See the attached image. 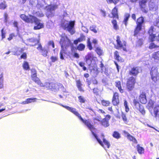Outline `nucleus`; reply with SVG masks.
<instances>
[{
    "mask_svg": "<svg viewBox=\"0 0 159 159\" xmlns=\"http://www.w3.org/2000/svg\"><path fill=\"white\" fill-rule=\"evenodd\" d=\"M37 49L39 50L42 51L43 49L42 48V47L40 44H38V46L37 48Z\"/></svg>",
    "mask_w": 159,
    "mask_h": 159,
    "instance_id": "61",
    "label": "nucleus"
},
{
    "mask_svg": "<svg viewBox=\"0 0 159 159\" xmlns=\"http://www.w3.org/2000/svg\"><path fill=\"white\" fill-rule=\"evenodd\" d=\"M135 83V79L133 77H130L127 83V88L129 91L133 90Z\"/></svg>",
    "mask_w": 159,
    "mask_h": 159,
    "instance_id": "8",
    "label": "nucleus"
},
{
    "mask_svg": "<svg viewBox=\"0 0 159 159\" xmlns=\"http://www.w3.org/2000/svg\"><path fill=\"white\" fill-rule=\"evenodd\" d=\"M85 48V46L82 43L80 44L77 47V49L80 51L83 50Z\"/></svg>",
    "mask_w": 159,
    "mask_h": 159,
    "instance_id": "43",
    "label": "nucleus"
},
{
    "mask_svg": "<svg viewBox=\"0 0 159 159\" xmlns=\"http://www.w3.org/2000/svg\"><path fill=\"white\" fill-rule=\"evenodd\" d=\"M154 103V102L150 99L149 100V102L147 104V107L149 108H152Z\"/></svg>",
    "mask_w": 159,
    "mask_h": 159,
    "instance_id": "34",
    "label": "nucleus"
},
{
    "mask_svg": "<svg viewBox=\"0 0 159 159\" xmlns=\"http://www.w3.org/2000/svg\"><path fill=\"white\" fill-rule=\"evenodd\" d=\"M137 148L138 152L140 154L143 153L144 152V148L140 147L139 145H138L137 146Z\"/></svg>",
    "mask_w": 159,
    "mask_h": 159,
    "instance_id": "29",
    "label": "nucleus"
},
{
    "mask_svg": "<svg viewBox=\"0 0 159 159\" xmlns=\"http://www.w3.org/2000/svg\"><path fill=\"white\" fill-rule=\"evenodd\" d=\"M3 30V29H2L1 30L2 36V39H3L5 38V33L4 32Z\"/></svg>",
    "mask_w": 159,
    "mask_h": 159,
    "instance_id": "58",
    "label": "nucleus"
},
{
    "mask_svg": "<svg viewBox=\"0 0 159 159\" xmlns=\"http://www.w3.org/2000/svg\"><path fill=\"white\" fill-rule=\"evenodd\" d=\"M48 44L49 46H52V48H54V45L53 41H49Z\"/></svg>",
    "mask_w": 159,
    "mask_h": 159,
    "instance_id": "55",
    "label": "nucleus"
},
{
    "mask_svg": "<svg viewBox=\"0 0 159 159\" xmlns=\"http://www.w3.org/2000/svg\"><path fill=\"white\" fill-rule=\"evenodd\" d=\"M27 58V54L26 53H24L20 56L21 59H25Z\"/></svg>",
    "mask_w": 159,
    "mask_h": 159,
    "instance_id": "53",
    "label": "nucleus"
},
{
    "mask_svg": "<svg viewBox=\"0 0 159 159\" xmlns=\"http://www.w3.org/2000/svg\"><path fill=\"white\" fill-rule=\"evenodd\" d=\"M152 57L155 59L159 60V51L153 53L152 54Z\"/></svg>",
    "mask_w": 159,
    "mask_h": 159,
    "instance_id": "28",
    "label": "nucleus"
},
{
    "mask_svg": "<svg viewBox=\"0 0 159 159\" xmlns=\"http://www.w3.org/2000/svg\"><path fill=\"white\" fill-rule=\"evenodd\" d=\"M130 17V15L129 14L126 13L125 15V18L124 20V22L125 25H127V22L128 21V19Z\"/></svg>",
    "mask_w": 159,
    "mask_h": 159,
    "instance_id": "35",
    "label": "nucleus"
},
{
    "mask_svg": "<svg viewBox=\"0 0 159 159\" xmlns=\"http://www.w3.org/2000/svg\"><path fill=\"white\" fill-rule=\"evenodd\" d=\"M118 94L117 93H114L112 99V103L114 105H117L119 103Z\"/></svg>",
    "mask_w": 159,
    "mask_h": 159,
    "instance_id": "14",
    "label": "nucleus"
},
{
    "mask_svg": "<svg viewBox=\"0 0 159 159\" xmlns=\"http://www.w3.org/2000/svg\"><path fill=\"white\" fill-rule=\"evenodd\" d=\"M7 7L5 2H2L0 3V9H5Z\"/></svg>",
    "mask_w": 159,
    "mask_h": 159,
    "instance_id": "45",
    "label": "nucleus"
},
{
    "mask_svg": "<svg viewBox=\"0 0 159 159\" xmlns=\"http://www.w3.org/2000/svg\"><path fill=\"white\" fill-rule=\"evenodd\" d=\"M149 6L150 10L155 11L157 9V6L151 1H150L149 2Z\"/></svg>",
    "mask_w": 159,
    "mask_h": 159,
    "instance_id": "18",
    "label": "nucleus"
},
{
    "mask_svg": "<svg viewBox=\"0 0 159 159\" xmlns=\"http://www.w3.org/2000/svg\"><path fill=\"white\" fill-rule=\"evenodd\" d=\"M156 29L153 26H151L148 31L150 35L149 39L152 41L155 40V37Z\"/></svg>",
    "mask_w": 159,
    "mask_h": 159,
    "instance_id": "11",
    "label": "nucleus"
},
{
    "mask_svg": "<svg viewBox=\"0 0 159 159\" xmlns=\"http://www.w3.org/2000/svg\"><path fill=\"white\" fill-rule=\"evenodd\" d=\"M20 17L26 22L31 23H35L36 26L34 27V30L40 29L43 28L44 27V25L40 22V21L35 17L33 16L29 15V16H27L25 14H21L20 15Z\"/></svg>",
    "mask_w": 159,
    "mask_h": 159,
    "instance_id": "2",
    "label": "nucleus"
},
{
    "mask_svg": "<svg viewBox=\"0 0 159 159\" xmlns=\"http://www.w3.org/2000/svg\"><path fill=\"white\" fill-rule=\"evenodd\" d=\"M36 100H37V98H34L27 99V103L28 104L31 102H36Z\"/></svg>",
    "mask_w": 159,
    "mask_h": 159,
    "instance_id": "39",
    "label": "nucleus"
},
{
    "mask_svg": "<svg viewBox=\"0 0 159 159\" xmlns=\"http://www.w3.org/2000/svg\"><path fill=\"white\" fill-rule=\"evenodd\" d=\"M92 43L94 44H96L97 43V40L95 39H93V40Z\"/></svg>",
    "mask_w": 159,
    "mask_h": 159,
    "instance_id": "64",
    "label": "nucleus"
},
{
    "mask_svg": "<svg viewBox=\"0 0 159 159\" xmlns=\"http://www.w3.org/2000/svg\"><path fill=\"white\" fill-rule=\"evenodd\" d=\"M41 83L42 84H38L40 85L41 87H43L45 88H46L47 89H51V83L46 82V83H45L44 84H43L41 81Z\"/></svg>",
    "mask_w": 159,
    "mask_h": 159,
    "instance_id": "21",
    "label": "nucleus"
},
{
    "mask_svg": "<svg viewBox=\"0 0 159 159\" xmlns=\"http://www.w3.org/2000/svg\"><path fill=\"white\" fill-rule=\"evenodd\" d=\"M101 103L104 106H109L110 103V102L107 100H102L101 101Z\"/></svg>",
    "mask_w": 159,
    "mask_h": 159,
    "instance_id": "33",
    "label": "nucleus"
},
{
    "mask_svg": "<svg viewBox=\"0 0 159 159\" xmlns=\"http://www.w3.org/2000/svg\"><path fill=\"white\" fill-rule=\"evenodd\" d=\"M15 35L13 34H10L9 36V37L8 38V40L9 41L11 40L12 39L13 37L15 36Z\"/></svg>",
    "mask_w": 159,
    "mask_h": 159,
    "instance_id": "59",
    "label": "nucleus"
},
{
    "mask_svg": "<svg viewBox=\"0 0 159 159\" xmlns=\"http://www.w3.org/2000/svg\"><path fill=\"white\" fill-rule=\"evenodd\" d=\"M119 1V0H107V3H113L115 4H117Z\"/></svg>",
    "mask_w": 159,
    "mask_h": 159,
    "instance_id": "44",
    "label": "nucleus"
},
{
    "mask_svg": "<svg viewBox=\"0 0 159 159\" xmlns=\"http://www.w3.org/2000/svg\"><path fill=\"white\" fill-rule=\"evenodd\" d=\"M121 117L123 120L124 122H126L127 121V119L126 118V115L125 114L122 113L121 115Z\"/></svg>",
    "mask_w": 159,
    "mask_h": 159,
    "instance_id": "50",
    "label": "nucleus"
},
{
    "mask_svg": "<svg viewBox=\"0 0 159 159\" xmlns=\"http://www.w3.org/2000/svg\"><path fill=\"white\" fill-rule=\"evenodd\" d=\"M98 111L99 113H102V114H105V112L104 111L102 110V109H99L98 110Z\"/></svg>",
    "mask_w": 159,
    "mask_h": 159,
    "instance_id": "62",
    "label": "nucleus"
},
{
    "mask_svg": "<svg viewBox=\"0 0 159 159\" xmlns=\"http://www.w3.org/2000/svg\"><path fill=\"white\" fill-rule=\"evenodd\" d=\"M22 66L23 69L26 70L29 69L30 67L28 63L26 61H24L22 65Z\"/></svg>",
    "mask_w": 159,
    "mask_h": 159,
    "instance_id": "26",
    "label": "nucleus"
},
{
    "mask_svg": "<svg viewBox=\"0 0 159 159\" xmlns=\"http://www.w3.org/2000/svg\"><path fill=\"white\" fill-rule=\"evenodd\" d=\"M63 107L66 108L67 110L69 111L76 116L78 117L79 119L81 121H82L85 125L87 126L88 128L91 131L93 134L95 138L97 140L99 143L104 148H105L103 143L105 144V145L107 146L108 148H109L110 146L109 142L107 140L105 139L104 138V135L103 134H102L101 135V138L102 139L103 142L101 141L99 139L97 135L94 133L93 130L95 129L93 126L91 124V121L89 120H84L81 117L79 113L76 111V109L72 107H70L69 106H64L62 104L61 105Z\"/></svg>",
    "mask_w": 159,
    "mask_h": 159,
    "instance_id": "1",
    "label": "nucleus"
},
{
    "mask_svg": "<svg viewBox=\"0 0 159 159\" xmlns=\"http://www.w3.org/2000/svg\"><path fill=\"white\" fill-rule=\"evenodd\" d=\"M154 114L156 117L159 116V104L155 105L154 108Z\"/></svg>",
    "mask_w": 159,
    "mask_h": 159,
    "instance_id": "20",
    "label": "nucleus"
},
{
    "mask_svg": "<svg viewBox=\"0 0 159 159\" xmlns=\"http://www.w3.org/2000/svg\"><path fill=\"white\" fill-rule=\"evenodd\" d=\"M150 75L153 81L155 83L158 81L159 79V74L157 67L153 66L152 68L150 71Z\"/></svg>",
    "mask_w": 159,
    "mask_h": 159,
    "instance_id": "5",
    "label": "nucleus"
},
{
    "mask_svg": "<svg viewBox=\"0 0 159 159\" xmlns=\"http://www.w3.org/2000/svg\"><path fill=\"white\" fill-rule=\"evenodd\" d=\"M115 84L116 87L118 88L121 93H123V90L121 89V87L120 81H116L115 82Z\"/></svg>",
    "mask_w": 159,
    "mask_h": 159,
    "instance_id": "22",
    "label": "nucleus"
},
{
    "mask_svg": "<svg viewBox=\"0 0 159 159\" xmlns=\"http://www.w3.org/2000/svg\"><path fill=\"white\" fill-rule=\"evenodd\" d=\"M128 103L126 100H124V106L125 107V111L127 112L129 111V109L128 106Z\"/></svg>",
    "mask_w": 159,
    "mask_h": 159,
    "instance_id": "42",
    "label": "nucleus"
},
{
    "mask_svg": "<svg viewBox=\"0 0 159 159\" xmlns=\"http://www.w3.org/2000/svg\"><path fill=\"white\" fill-rule=\"evenodd\" d=\"M116 42L117 46L123 48L124 51H126V49L125 47L126 46V43L125 41H123L122 42L120 40V37L117 36Z\"/></svg>",
    "mask_w": 159,
    "mask_h": 159,
    "instance_id": "10",
    "label": "nucleus"
},
{
    "mask_svg": "<svg viewBox=\"0 0 159 159\" xmlns=\"http://www.w3.org/2000/svg\"><path fill=\"white\" fill-rule=\"evenodd\" d=\"M123 132L125 134V136H126L127 137L128 139H129L131 141H132L135 143H137V140L134 137L130 135L129 133L125 131H124Z\"/></svg>",
    "mask_w": 159,
    "mask_h": 159,
    "instance_id": "15",
    "label": "nucleus"
},
{
    "mask_svg": "<svg viewBox=\"0 0 159 159\" xmlns=\"http://www.w3.org/2000/svg\"><path fill=\"white\" fill-rule=\"evenodd\" d=\"M112 23L113 26V28L115 30H118L119 29L118 26L117 24L116 21L115 20L112 21Z\"/></svg>",
    "mask_w": 159,
    "mask_h": 159,
    "instance_id": "41",
    "label": "nucleus"
},
{
    "mask_svg": "<svg viewBox=\"0 0 159 159\" xmlns=\"http://www.w3.org/2000/svg\"><path fill=\"white\" fill-rule=\"evenodd\" d=\"M96 26L92 25L90 27V30L95 33H97L98 29H97Z\"/></svg>",
    "mask_w": 159,
    "mask_h": 159,
    "instance_id": "37",
    "label": "nucleus"
},
{
    "mask_svg": "<svg viewBox=\"0 0 159 159\" xmlns=\"http://www.w3.org/2000/svg\"><path fill=\"white\" fill-rule=\"evenodd\" d=\"M8 14L7 13H5L4 14V17L5 18L4 19V22H7L8 20Z\"/></svg>",
    "mask_w": 159,
    "mask_h": 159,
    "instance_id": "57",
    "label": "nucleus"
},
{
    "mask_svg": "<svg viewBox=\"0 0 159 159\" xmlns=\"http://www.w3.org/2000/svg\"><path fill=\"white\" fill-rule=\"evenodd\" d=\"M157 47V46L155 45L153 43H151L149 46V48L150 49H152Z\"/></svg>",
    "mask_w": 159,
    "mask_h": 159,
    "instance_id": "51",
    "label": "nucleus"
},
{
    "mask_svg": "<svg viewBox=\"0 0 159 159\" xmlns=\"http://www.w3.org/2000/svg\"><path fill=\"white\" fill-rule=\"evenodd\" d=\"M133 103L134 105L135 108H138V107L140 105V103L138 102L136 99H134L133 100Z\"/></svg>",
    "mask_w": 159,
    "mask_h": 159,
    "instance_id": "46",
    "label": "nucleus"
},
{
    "mask_svg": "<svg viewBox=\"0 0 159 159\" xmlns=\"http://www.w3.org/2000/svg\"><path fill=\"white\" fill-rule=\"evenodd\" d=\"M77 86L80 91H82L83 90L82 87L81 85L82 84L81 83L80 81V80L76 81Z\"/></svg>",
    "mask_w": 159,
    "mask_h": 159,
    "instance_id": "31",
    "label": "nucleus"
},
{
    "mask_svg": "<svg viewBox=\"0 0 159 159\" xmlns=\"http://www.w3.org/2000/svg\"><path fill=\"white\" fill-rule=\"evenodd\" d=\"M85 37L84 36H82L78 39V41L79 42H82L83 41L85 40Z\"/></svg>",
    "mask_w": 159,
    "mask_h": 159,
    "instance_id": "52",
    "label": "nucleus"
},
{
    "mask_svg": "<svg viewBox=\"0 0 159 159\" xmlns=\"http://www.w3.org/2000/svg\"><path fill=\"white\" fill-rule=\"evenodd\" d=\"M82 30L86 33H88V30L85 27L82 26Z\"/></svg>",
    "mask_w": 159,
    "mask_h": 159,
    "instance_id": "56",
    "label": "nucleus"
},
{
    "mask_svg": "<svg viewBox=\"0 0 159 159\" xmlns=\"http://www.w3.org/2000/svg\"><path fill=\"white\" fill-rule=\"evenodd\" d=\"M114 54L116 59L118 61H121V57L119 56V54L117 51H115Z\"/></svg>",
    "mask_w": 159,
    "mask_h": 159,
    "instance_id": "36",
    "label": "nucleus"
},
{
    "mask_svg": "<svg viewBox=\"0 0 159 159\" xmlns=\"http://www.w3.org/2000/svg\"><path fill=\"white\" fill-rule=\"evenodd\" d=\"M41 53L43 56L46 57L47 56L48 51L45 48H43L41 51Z\"/></svg>",
    "mask_w": 159,
    "mask_h": 159,
    "instance_id": "40",
    "label": "nucleus"
},
{
    "mask_svg": "<svg viewBox=\"0 0 159 159\" xmlns=\"http://www.w3.org/2000/svg\"><path fill=\"white\" fill-rule=\"evenodd\" d=\"M78 99L79 102H80L84 103L85 102V100L83 97L81 96H79Z\"/></svg>",
    "mask_w": 159,
    "mask_h": 159,
    "instance_id": "49",
    "label": "nucleus"
},
{
    "mask_svg": "<svg viewBox=\"0 0 159 159\" xmlns=\"http://www.w3.org/2000/svg\"><path fill=\"white\" fill-rule=\"evenodd\" d=\"M110 118V116L109 115H107L106 116L105 118L104 119H106V120L108 121Z\"/></svg>",
    "mask_w": 159,
    "mask_h": 159,
    "instance_id": "63",
    "label": "nucleus"
},
{
    "mask_svg": "<svg viewBox=\"0 0 159 159\" xmlns=\"http://www.w3.org/2000/svg\"><path fill=\"white\" fill-rule=\"evenodd\" d=\"M112 14L113 17L116 18H118L117 9L116 7L114 8L112 10Z\"/></svg>",
    "mask_w": 159,
    "mask_h": 159,
    "instance_id": "23",
    "label": "nucleus"
},
{
    "mask_svg": "<svg viewBox=\"0 0 159 159\" xmlns=\"http://www.w3.org/2000/svg\"><path fill=\"white\" fill-rule=\"evenodd\" d=\"M70 40L65 34L61 35L60 41L61 50L60 52V58L62 60L64 59L63 55L65 54V49L69 47L70 44Z\"/></svg>",
    "mask_w": 159,
    "mask_h": 159,
    "instance_id": "3",
    "label": "nucleus"
},
{
    "mask_svg": "<svg viewBox=\"0 0 159 159\" xmlns=\"http://www.w3.org/2000/svg\"><path fill=\"white\" fill-rule=\"evenodd\" d=\"M57 8V6L56 5H51L46 7V9L47 10L46 15L48 18L54 16V11Z\"/></svg>",
    "mask_w": 159,
    "mask_h": 159,
    "instance_id": "6",
    "label": "nucleus"
},
{
    "mask_svg": "<svg viewBox=\"0 0 159 159\" xmlns=\"http://www.w3.org/2000/svg\"><path fill=\"white\" fill-rule=\"evenodd\" d=\"M96 51L97 52V53L100 55H102V50L101 49L99 48H97L96 50Z\"/></svg>",
    "mask_w": 159,
    "mask_h": 159,
    "instance_id": "48",
    "label": "nucleus"
},
{
    "mask_svg": "<svg viewBox=\"0 0 159 159\" xmlns=\"http://www.w3.org/2000/svg\"><path fill=\"white\" fill-rule=\"evenodd\" d=\"M147 0H140L139 5L142 8L143 11L146 13L148 12V9L146 8V3L147 2Z\"/></svg>",
    "mask_w": 159,
    "mask_h": 159,
    "instance_id": "12",
    "label": "nucleus"
},
{
    "mask_svg": "<svg viewBox=\"0 0 159 159\" xmlns=\"http://www.w3.org/2000/svg\"><path fill=\"white\" fill-rule=\"evenodd\" d=\"M60 89L63 92H66V90L64 88V87H63V85H62V87L59 86V89Z\"/></svg>",
    "mask_w": 159,
    "mask_h": 159,
    "instance_id": "60",
    "label": "nucleus"
},
{
    "mask_svg": "<svg viewBox=\"0 0 159 159\" xmlns=\"http://www.w3.org/2000/svg\"><path fill=\"white\" fill-rule=\"evenodd\" d=\"M138 107V108H136L139 110L140 112H141L143 115H144L145 112L143 106L140 105Z\"/></svg>",
    "mask_w": 159,
    "mask_h": 159,
    "instance_id": "25",
    "label": "nucleus"
},
{
    "mask_svg": "<svg viewBox=\"0 0 159 159\" xmlns=\"http://www.w3.org/2000/svg\"><path fill=\"white\" fill-rule=\"evenodd\" d=\"M113 137L117 139H119L120 138V134L117 131H114L112 134Z\"/></svg>",
    "mask_w": 159,
    "mask_h": 159,
    "instance_id": "32",
    "label": "nucleus"
},
{
    "mask_svg": "<svg viewBox=\"0 0 159 159\" xmlns=\"http://www.w3.org/2000/svg\"><path fill=\"white\" fill-rule=\"evenodd\" d=\"M51 90L52 91H57L59 89V86L62 87V84L60 83L54 84L51 83Z\"/></svg>",
    "mask_w": 159,
    "mask_h": 159,
    "instance_id": "13",
    "label": "nucleus"
},
{
    "mask_svg": "<svg viewBox=\"0 0 159 159\" xmlns=\"http://www.w3.org/2000/svg\"><path fill=\"white\" fill-rule=\"evenodd\" d=\"M51 59L52 60V61L53 62H55L56 61H57V57H56L52 56L51 57Z\"/></svg>",
    "mask_w": 159,
    "mask_h": 159,
    "instance_id": "54",
    "label": "nucleus"
},
{
    "mask_svg": "<svg viewBox=\"0 0 159 159\" xmlns=\"http://www.w3.org/2000/svg\"><path fill=\"white\" fill-rule=\"evenodd\" d=\"M143 22V17H140L137 20V25H142V23Z\"/></svg>",
    "mask_w": 159,
    "mask_h": 159,
    "instance_id": "38",
    "label": "nucleus"
},
{
    "mask_svg": "<svg viewBox=\"0 0 159 159\" xmlns=\"http://www.w3.org/2000/svg\"><path fill=\"white\" fill-rule=\"evenodd\" d=\"M3 87V79L2 73L0 74V89Z\"/></svg>",
    "mask_w": 159,
    "mask_h": 159,
    "instance_id": "24",
    "label": "nucleus"
},
{
    "mask_svg": "<svg viewBox=\"0 0 159 159\" xmlns=\"http://www.w3.org/2000/svg\"><path fill=\"white\" fill-rule=\"evenodd\" d=\"M140 70V69L138 67H134L132 68L130 71V73L134 75H137Z\"/></svg>",
    "mask_w": 159,
    "mask_h": 159,
    "instance_id": "17",
    "label": "nucleus"
},
{
    "mask_svg": "<svg viewBox=\"0 0 159 159\" xmlns=\"http://www.w3.org/2000/svg\"><path fill=\"white\" fill-rule=\"evenodd\" d=\"M141 26L142 25H137V26L136 28L134 31V35H137L139 32V31L141 30Z\"/></svg>",
    "mask_w": 159,
    "mask_h": 159,
    "instance_id": "30",
    "label": "nucleus"
},
{
    "mask_svg": "<svg viewBox=\"0 0 159 159\" xmlns=\"http://www.w3.org/2000/svg\"><path fill=\"white\" fill-rule=\"evenodd\" d=\"M87 46L90 50L92 49V46L91 43L90 41V39L89 38L87 40Z\"/></svg>",
    "mask_w": 159,
    "mask_h": 159,
    "instance_id": "47",
    "label": "nucleus"
},
{
    "mask_svg": "<svg viewBox=\"0 0 159 159\" xmlns=\"http://www.w3.org/2000/svg\"><path fill=\"white\" fill-rule=\"evenodd\" d=\"M101 124L102 125L105 127L108 126L109 125L108 121L106 120L105 119H103L102 120Z\"/></svg>",
    "mask_w": 159,
    "mask_h": 159,
    "instance_id": "27",
    "label": "nucleus"
},
{
    "mask_svg": "<svg viewBox=\"0 0 159 159\" xmlns=\"http://www.w3.org/2000/svg\"><path fill=\"white\" fill-rule=\"evenodd\" d=\"M139 99L140 102L142 103L145 104L147 102V100L146 98V96L144 93H143L140 95Z\"/></svg>",
    "mask_w": 159,
    "mask_h": 159,
    "instance_id": "16",
    "label": "nucleus"
},
{
    "mask_svg": "<svg viewBox=\"0 0 159 159\" xmlns=\"http://www.w3.org/2000/svg\"><path fill=\"white\" fill-rule=\"evenodd\" d=\"M86 61L89 65H90L92 62V60L96 61L97 60L96 57H94L92 52L89 53L85 57Z\"/></svg>",
    "mask_w": 159,
    "mask_h": 159,
    "instance_id": "9",
    "label": "nucleus"
},
{
    "mask_svg": "<svg viewBox=\"0 0 159 159\" xmlns=\"http://www.w3.org/2000/svg\"><path fill=\"white\" fill-rule=\"evenodd\" d=\"M74 21H68L65 20L62 24V26L68 30L71 34H74L75 32L74 28Z\"/></svg>",
    "mask_w": 159,
    "mask_h": 159,
    "instance_id": "4",
    "label": "nucleus"
},
{
    "mask_svg": "<svg viewBox=\"0 0 159 159\" xmlns=\"http://www.w3.org/2000/svg\"><path fill=\"white\" fill-rule=\"evenodd\" d=\"M15 50L16 51L13 52V55L17 56L20 55V53L24 51L23 48H16Z\"/></svg>",
    "mask_w": 159,
    "mask_h": 159,
    "instance_id": "19",
    "label": "nucleus"
},
{
    "mask_svg": "<svg viewBox=\"0 0 159 159\" xmlns=\"http://www.w3.org/2000/svg\"><path fill=\"white\" fill-rule=\"evenodd\" d=\"M31 78L32 80L37 84H42L41 83V80L37 77V72L36 70L34 69L31 70Z\"/></svg>",
    "mask_w": 159,
    "mask_h": 159,
    "instance_id": "7",
    "label": "nucleus"
}]
</instances>
